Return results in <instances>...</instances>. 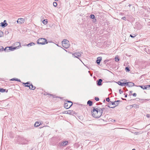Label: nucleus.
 Returning <instances> with one entry per match:
<instances>
[{"label":"nucleus","mask_w":150,"mask_h":150,"mask_svg":"<svg viewBox=\"0 0 150 150\" xmlns=\"http://www.w3.org/2000/svg\"><path fill=\"white\" fill-rule=\"evenodd\" d=\"M105 100H104L103 101V102L105 103Z\"/></svg>","instance_id":"obj_51"},{"label":"nucleus","mask_w":150,"mask_h":150,"mask_svg":"<svg viewBox=\"0 0 150 150\" xmlns=\"http://www.w3.org/2000/svg\"><path fill=\"white\" fill-rule=\"evenodd\" d=\"M102 113L98 108V113H97V118L100 117L102 115Z\"/></svg>","instance_id":"obj_9"},{"label":"nucleus","mask_w":150,"mask_h":150,"mask_svg":"<svg viewBox=\"0 0 150 150\" xmlns=\"http://www.w3.org/2000/svg\"><path fill=\"white\" fill-rule=\"evenodd\" d=\"M92 115L94 117L97 118V113H98V108H93V110L91 111Z\"/></svg>","instance_id":"obj_4"},{"label":"nucleus","mask_w":150,"mask_h":150,"mask_svg":"<svg viewBox=\"0 0 150 150\" xmlns=\"http://www.w3.org/2000/svg\"><path fill=\"white\" fill-rule=\"evenodd\" d=\"M73 55H74V57L79 59V57H80L81 56V53L80 52H76L73 54Z\"/></svg>","instance_id":"obj_6"},{"label":"nucleus","mask_w":150,"mask_h":150,"mask_svg":"<svg viewBox=\"0 0 150 150\" xmlns=\"http://www.w3.org/2000/svg\"><path fill=\"white\" fill-rule=\"evenodd\" d=\"M37 43L39 44L43 45L47 44V42L46 39L44 38H40L37 40Z\"/></svg>","instance_id":"obj_1"},{"label":"nucleus","mask_w":150,"mask_h":150,"mask_svg":"<svg viewBox=\"0 0 150 150\" xmlns=\"http://www.w3.org/2000/svg\"><path fill=\"white\" fill-rule=\"evenodd\" d=\"M55 1H58V0H54Z\"/></svg>","instance_id":"obj_55"},{"label":"nucleus","mask_w":150,"mask_h":150,"mask_svg":"<svg viewBox=\"0 0 150 150\" xmlns=\"http://www.w3.org/2000/svg\"><path fill=\"white\" fill-rule=\"evenodd\" d=\"M121 89H120L119 90V92L120 94H121L123 93V91H121Z\"/></svg>","instance_id":"obj_41"},{"label":"nucleus","mask_w":150,"mask_h":150,"mask_svg":"<svg viewBox=\"0 0 150 150\" xmlns=\"http://www.w3.org/2000/svg\"><path fill=\"white\" fill-rule=\"evenodd\" d=\"M132 106L133 107H134V108H138L139 107V105L136 104H133L132 105Z\"/></svg>","instance_id":"obj_20"},{"label":"nucleus","mask_w":150,"mask_h":150,"mask_svg":"<svg viewBox=\"0 0 150 150\" xmlns=\"http://www.w3.org/2000/svg\"><path fill=\"white\" fill-rule=\"evenodd\" d=\"M6 20H4L3 23H6Z\"/></svg>","instance_id":"obj_52"},{"label":"nucleus","mask_w":150,"mask_h":150,"mask_svg":"<svg viewBox=\"0 0 150 150\" xmlns=\"http://www.w3.org/2000/svg\"><path fill=\"white\" fill-rule=\"evenodd\" d=\"M132 150H135V149H132Z\"/></svg>","instance_id":"obj_56"},{"label":"nucleus","mask_w":150,"mask_h":150,"mask_svg":"<svg viewBox=\"0 0 150 150\" xmlns=\"http://www.w3.org/2000/svg\"><path fill=\"white\" fill-rule=\"evenodd\" d=\"M63 47L67 49L69 47V43H62Z\"/></svg>","instance_id":"obj_7"},{"label":"nucleus","mask_w":150,"mask_h":150,"mask_svg":"<svg viewBox=\"0 0 150 150\" xmlns=\"http://www.w3.org/2000/svg\"><path fill=\"white\" fill-rule=\"evenodd\" d=\"M87 103L89 106H91L92 105L93 103L92 101L89 100L88 101Z\"/></svg>","instance_id":"obj_18"},{"label":"nucleus","mask_w":150,"mask_h":150,"mask_svg":"<svg viewBox=\"0 0 150 150\" xmlns=\"http://www.w3.org/2000/svg\"><path fill=\"white\" fill-rule=\"evenodd\" d=\"M68 142L67 141H65L62 142L61 143V146H65L67 145Z\"/></svg>","instance_id":"obj_12"},{"label":"nucleus","mask_w":150,"mask_h":150,"mask_svg":"<svg viewBox=\"0 0 150 150\" xmlns=\"http://www.w3.org/2000/svg\"><path fill=\"white\" fill-rule=\"evenodd\" d=\"M119 60V59L118 56H116L115 58V61L117 62Z\"/></svg>","instance_id":"obj_25"},{"label":"nucleus","mask_w":150,"mask_h":150,"mask_svg":"<svg viewBox=\"0 0 150 150\" xmlns=\"http://www.w3.org/2000/svg\"><path fill=\"white\" fill-rule=\"evenodd\" d=\"M130 36L131 38H134L136 36V35H134L133 36L132 35L130 34Z\"/></svg>","instance_id":"obj_40"},{"label":"nucleus","mask_w":150,"mask_h":150,"mask_svg":"<svg viewBox=\"0 0 150 150\" xmlns=\"http://www.w3.org/2000/svg\"><path fill=\"white\" fill-rule=\"evenodd\" d=\"M40 124H39V123L37 122H36L34 124V126L35 127H37L39 126Z\"/></svg>","instance_id":"obj_23"},{"label":"nucleus","mask_w":150,"mask_h":150,"mask_svg":"<svg viewBox=\"0 0 150 150\" xmlns=\"http://www.w3.org/2000/svg\"><path fill=\"white\" fill-rule=\"evenodd\" d=\"M137 86L141 87L143 89H146L147 88L145 87V86Z\"/></svg>","instance_id":"obj_21"},{"label":"nucleus","mask_w":150,"mask_h":150,"mask_svg":"<svg viewBox=\"0 0 150 150\" xmlns=\"http://www.w3.org/2000/svg\"><path fill=\"white\" fill-rule=\"evenodd\" d=\"M47 20L45 19L44 20L42 21L43 23L44 24H46L48 22L47 21Z\"/></svg>","instance_id":"obj_29"},{"label":"nucleus","mask_w":150,"mask_h":150,"mask_svg":"<svg viewBox=\"0 0 150 150\" xmlns=\"http://www.w3.org/2000/svg\"><path fill=\"white\" fill-rule=\"evenodd\" d=\"M118 83L119 85H120L121 86H124V82L122 83L120 81H118Z\"/></svg>","instance_id":"obj_22"},{"label":"nucleus","mask_w":150,"mask_h":150,"mask_svg":"<svg viewBox=\"0 0 150 150\" xmlns=\"http://www.w3.org/2000/svg\"><path fill=\"white\" fill-rule=\"evenodd\" d=\"M8 24L6 23H3L1 22L0 23V26L2 27L3 28H4L7 26Z\"/></svg>","instance_id":"obj_11"},{"label":"nucleus","mask_w":150,"mask_h":150,"mask_svg":"<svg viewBox=\"0 0 150 150\" xmlns=\"http://www.w3.org/2000/svg\"><path fill=\"white\" fill-rule=\"evenodd\" d=\"M102 58L101 57H98L97 58L96 60V62L98 64H99L100 63V62L102 60Z\"/></svg>","instance_id":"obj_13"},{"label":"nucleus","mask_w":150,"mask_h":150,"mask_svg":"<svg viewBox=\"0 0 150 150\" xmlns=\"http://www.w3.org/2000/svg\"><path fill=\"white\" fill-rule=\"evenodd\" d=\"M132 95L136 97L137 96V94L135 93H134L132 94Z\"/></svg>","instance_id":"obj_44"},{"label":"nucleus","mask_w":150,"mask_h":150,"mask_svg":"<svg viewBox=\"0 0 150 150\" xmlns=\"http://www.w3.org/2000/svg\"><path fill=\"white\" fill-rule=\"evenodd\" d=\"M29 88L30 89H32V90H34L35 89V87L34 86H33V84H31L30 85V88Z\"/></svg>","instance_id":"obj_15"},{"label":"nucleus","mask_w":150,"mask_h":150,"mask_svg":"<svg viewBox=\"0 0 150 150\" xmlns=\"http://www.w3.org/2000/svg\"><path fill=\"white\" fill-rule=\"evenodd\" d=\"M72 105V103L70 101H67L64 105V107L66 109L69 108Z\"/></svg>","instance_id":"obj_3"},{"label":"nucleus","mask_w":150,"mask_h":150,"mask_svg":"<svg viewBox=\"0 0 150 150\" xmlns=\"http://www.w3.org/2000/svg\"><path fill=\"white\" fill-rule=\"evenodd\" d=\"M146 116L147 117L149 118L150 117V115L149 114H147L146 115Z\"/></svg>","instance_id":"obj_47"},{"label":"nucleus","mask_w":150,"mask_h":150,"mask_svg":"<svg viewBox=\"0 0 150 150\" xmlns=\"http://www.w3.org/2000/svg\"><path fill=\"white\" fill-rule=\"evenodd\" d=\"M3 32L0 31V37H1L3 35Z\"/></svg>","instance_id":"obj_39"},{"label":"nucleus","mask_w":150,"mask_h":150,"mask_svg":"<svg viewBox=\"0 0 150 150\" xmlns=\"http://www.w3.org/2000/svg\"><path fill=\"white\" fill-rule=\"evenodd\" d=\"M95 99L97 101H98L99 100V99L98 97H95Z\"/></svg>","instance_id":"obj_37"},{"label":"nucleus","mask_w":150,"mask_h":150,"mask_svg":"<svg viewBox=\"0 0 150 150\" xmlns=\"http://www.w3.org/2000/svg\"><path fill=\"white\" fill-rule=\"evenodd\" d=\"M23 83L25 85V87H29V88H30V84L29 82H28L25 83Z\"/></svg>","instance_id":"obj_16"},{"label":"nucleus","mask_w":150,"mask_h":150,"mask_svg":"<svg viewBox=\"0 0 150 150\" xmlns=\"http://www.w3.org/2000/svg\"><path fill=\"white\" fill-rule=\"evenodd\" d=\"M105 106H107L108 107L111 108H114L115 107V106L111 107V105H107Z\"/></svg>","instance_id":"obj_36"},{"label":"nucleus","mask_w":150,"mask_h":150,"mask_svg":"<svg viewBox=\"0 0 150 150\" xmlns=\"http://www.w3.org/2000/svg\"><path fill=\"white\" fill-rule=\"evenodd\" d=\"M24 21V19L23 18H19L18 19L17 21L18 23L21 24L22 23H23Z\"/></svg>","instance_id":"obj_8"},{"label":"nucleus","mask_w":150,"mask_h":150,"mask_svg":"<svg viewBox=\"0 0 150 150\" xmlns=\"http://www.w3.org/2000/svg\"><path fill=\"white\" fill-rule=\"evenodd\" d=\"M53 5L54 7H56L57 6V3L56 2H54L53 3Z\"/></svg>","instance_id":"obj_33"},{"label":"nucleus","mask_w":150,"mask_h":150,"mask_svg":"<svg viewBox=\"0 0 150 150\" xmlns=\"http://www.w3.org/2000/svg\"><path fill=\"white\" fill-rule=\"evenodd\" d=\"M106 101L108 102L110 101V99L109 98H106Z\"/></svg>","instance_id":"obj_43"},{"label":"nucleus","mask_w":150,"mask_h":150,"mask_svg":"<svg viewBox=\"0 0 150 150\" xmlns=\"http://www.w3.org/2000/svg\"><path fill=\"white\" fill-rule=\"evenodd\" d=\"M11 81H16L19 82H21V80L19 79H18L17 78H14L11 79Z\"/></svg>","instance_id":"obj_19"},{"label":"nucleus","mask_w":150,"mask_h":150,"mask_svg":"<svg viewBox=\"0 0 150 150\" xmlns=\"http://www.w3.org/2000/svg\"><path fill=\"white\" fill-rule=\"evenodd\" d=\"M146 100H147V99H146Z\"/></svg>","instance_id":"obj_58"},{"label":"nucleus","mask_w":150,"mask_h":150,"mask_svg":"<svg viewBox=\"0 0 150 150\" xmlns=\"http://www.w3.org/2000/svg\"><path fill=\"white\" fill-rule=\"evenodd\" d=\"M120 102V100H117V101H115V103H117V102Z\"/></svg>","instance_id":"obj_49"},{"label":"nucleus","mask_w":150,"mask_h":150,"mask_svg":"<svg viewBox=\"0 0 150 150\" xmlns=\"http://www.w3.org/2000/svg\"><path fill=\"white\" fill-rule=\"evenodd\" d=\"M130 84H129V85H131V83H129Z\"/></svg>","instance_id":"obj_57"},{"label":"nucleus","mask_w":150,"mask_h":150,"mask_svg":"<svg viewBox=\"0 0 150 150\" xmlns=\"http://www.w3.org/2000/svg\"><path fill=\"white\" fill-rule=\"evenodd\" d=\"M145 87L147 88L146 89H150V85H145Z\"/></svg>","instance_id":"obj_31"},{"label":"nucleus","mask_w":150,"mask_h":150,"mask_svg":"<svg viewBox=\"0 0 150 150\" xmlns=\"http://www.w3.org/2000/svg\"><path fill=\"white\" fill-rule=\"evenodd\" d=\"M17 143L18 144H26V142H25V140L23 138L19 137L16 139Z\"/></svg>","instance_id":"obj_2"},{"label":"nucleus","mask_w":150,"mask_h":150,"mask_svg":"<svg viewBox=\"0 0 150 150\" xmlns=\"http://www.w3.org/2000/svg\"><path fill=\"white\" fill-rule=\"evenodd\" d=\"M118 105V103H115V107L117 106Z\"/></svg>","instance_id":"obj_45"},{"label":"nucleus","mask_w":150,"mask_h":150,"mask_svg":"<svg viewBox=\"0 0 150 150\" xmlns=\"http://www.w3.org/2000/svg\"><path fill=\"white\" fill-rule=\"evenodd\" d=\"M124 94L125 95V97L126 98L127 97V93H125Z\"/></svg>","instance_id":"obj_46"},{"label":"nucleus","mask_w":150,"mask_h":150,"mask_svg":"<svg viewBox=\"0 0 150 150\" xmlns=\"http://www.w3.org/2000/svg\"><path fill=\"white\" fill-rule=\"evenodd\" d=\"M96 21V19H95V18L93 19V22H95Z\"/></svg>","instance_id":"obj_48"},{"label":"nucleus","mask_w":150,"mask_h":150,"mask_svg":"<svg viewBox=\"0 0 150 150\" xmlns=\"http://www.w3.org/2000/svg\"><path fill=\"white\" fill-rule=\"evenodd\" d=\"M69 42V41L66 39H64L62 42V43Z\"/></svg>","instance_id":"obj_26"},{"label":"nucleus","mask_w":150,"mask_h":150,"mask_svg":"<svg viewBox=\"0 0 150 150\" xmlns=\"http://www.w3.org/2000/svg\"><path fill=\"white\" fill-rule=\"evenodd\" d=\"M5 89L3 88H0V92L2 93L4 92L5 91Z\"/></svg>","instance_id":"obj_28"},{"label":"nucleus","mask_w":150,"mask_h":150,"mask_svg":"<svg viewBox=\"0 0 150 150\" xmlns=\"http://www.w3.org/2000/svg\"><path fill=\"white\" fill-rule=\"evenodd\" d=\"M17 47H12V46H10L8 47L9 50L10 51H13L15 50L16 49Z\"/></svg>","instance_id":"obj_14"},{"label":"nucleus","mask_w":150,"mask_h":150,"mask_svg":"<svg viewBox=\"0 0 150 150\" xmlns=\"http://www.w3.org/2000/svg\"><path fill=\"white\" fill-rule=\"evenodd\" d=\"M132 91H130V92L131 93H132Z\"/></svg>","instance_id":"obj_54"},{"label":"nucleus","mask_w":150,"mask_h":150,"mask_svg":"<svg viewBox=\"0 0 150 150\" xmlns=\"http://www.w3.org/2000/svg\"><path fill=\"white\" fill-rule=\"evenodd\" d=\"M105 109V108H100L99 110L103 113V111L104 109Z\"/></svg>","instance_id":"obj_30"},{"label":"nucleus","mask_w":150,"mask_h":150,"mask_svg":"<svg viewBox=\"0 0 150 150\" xmlns=\"http://www.w3.org/2000/svg\"><path fill=\"white\" fill-rule=\"evenodd\" d=\"M110 102L112 105H115V101L114 102H111V101H110Z\"/></svg>","instance_id":"obj_38"},{"label":"nucleus","mask_w":150,"mask_h":150,"mask_svg":"<svg viewBox=\"0 0 150 150\" xmlns=\"http://www.w3.org/2000/svg\"><path fill=\"white\" fill-rule=\"evenodd\" d=\"M90 17L92 19H94L95 18V16L93 14H91L90 15Z\"/></svg>","instance_id":"obj_32"},{"label":"nucleus","mask_w":150,"mask_h":150,"mask_svg":"<svg viewBox=\"0 0 150 150\" xmlns=\"http://www.w3.org/2000/svg\"><path fill=\"white\" fill-rule=\"evenodd\" d=\"M4 50V48L2 46L0 47V52L3 51Z\"/></svg>","instance_id":"obj_35"},{"label":"nucleus","mask_w":150,"mask_h":150,"mask_svg":"<svg viewBox=\"0 0 150 150\" xmlns=\"http://www.w3.org/2000/svg\"><path fill=\"white\" fill-rule=\"evenodd\" d=\"M35 45V44L34 43L31 42L29 43V44H28L27 45V46H31L34 45Z\"/></svg>","instance_id":"obj_24"},{"label":"nucleus","mask_w":150,"mask_h":150,"mask_svg":"<svg viewBox=\"0 0 150 150\" xmlns=\"http://www.w3.org/2000/svg\"><path fill=\"white\" fill-rule=\"evenodd\" d=\"M122 19L124 20L125 21L126 19L125 17H123L122 18Z\"/></svg>","instance_id":"obj_42"},{"label":"nucleus","mask_w":150,"mask_h":150,"mask_svg":"<svg viewBox=\"0 0 150 150\" xmlns=\"http://www.w3.org/2000/svg\"><path fill=\"white\" fill-rule=\"evenodd\" d=\"M122 98V99L123 100H126V99H123Z\"/></svg>","instance_id":"obj_53"},{"label":"nucleus","mask_w":150,"mask_h":150,"mask_svg":"<svg viewBox=\"0 0 150 150\" xmlns=\"http://www.w3.org/2000/svg\"><path fill=\"white\" fill-rule=\"evenodd\" d=\"M134 84L133 83L128 82L124 83V86H126L129 87H132L134 85Z\"/></svg>","instance_id":"obj_5"},{"label":"nucleus","mask_w":150,"mask_h":150,"mask_svg":"<svg viewBox=\"0 0 150 150\" xmlns=\"http://www.w3.org/2000/svg\"><path fill=\"white\" fill-rule=\"evenodd\" d=\"M125 70L126 71L129 72L130 71L129 68L128 67H126L125 68Z\"/></svg>","instance_id":"obj_34"},{"label":"nucleus","mask_w":150,"mask_h":150,"mask_svg":"<svg viewBox=\"0 0 150 150\" xmlns=\"http://www.w3.org/2000/svg\"><path fill=\"white\" fill-rule=\"evenodd\" d=\"M102 80L101 79H99L97 81V84L98 86H100L102 85Z\"/></svg>","instance_id":"obj_10"},{"label":"nucleus","mask_w":150,"mask_h":150,"mask_svg":"<svg viewBox=\"0 0 150 150\" xmlns=\"http://www.w3.org/2000/svg\"><path fill=\"white\" fill-rule=\"evenodd\" d=\"M8 47H6L4 50L5 51L7 52H8L10 51V50H9Z\"/></svg>","instance_id":"obj_27"},{"label":"nucleus","mask_w":150,"mask_h":150,"mask_svg":"<svg viewBox=\"0 0 150 150\" xmlns=\"http://www.w3.org/2000/svg\"><path fill=\"white\" fill-rule=\"evenodd\" d=\"M64 113L70 115H71L73 113L70 110L65 111Z\"/></svg>","instance_id":"obj_17"},{"label":"nucleus","mask_w":150,"mask_h":150,"mask_svg":"<svg viewBox=\"0 0 150 150\" xmlns=\"http://www.w3.org/2000/svg\"><path fill=\"white\" fill-rule=\"evenodd\" d=\"M18 44H19V45H20V43H19V42H17Z\"/></svg>","instance_id":"obj_50"}]
</instances>
